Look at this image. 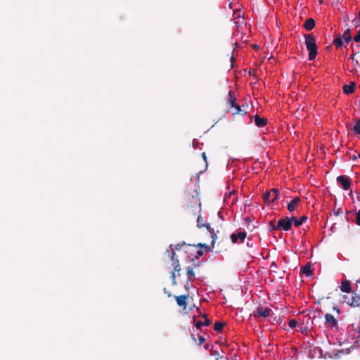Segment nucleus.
Here are the masks:
<instances>
[{"instance_id":"19","label":"nucleus","mask_w":360,"mask_h":360,"mask_svg":"<svg viewBox=\"0 0 360 360\" xmlns=\"http://www.w3.org/2000/svg\"><path fill=\"white\" fill-rule=\"evenodd\" d=\"M341 38H342V40H345V41H346L347 43H349L352 40V37H351V33H350V29H347L342 37H340Z\"/></svg>"},{"instance_id":"33","label":"nucleus","mask_w":360,"mask_h":360,"mask_svg":"<svg viewBox=\"0 0 360 360\" xmlns=\"http://www.w3.org/2000/svg\"><path fill=\"white\" fill-rule=\"evenodd\" d=\"M354 41L355 42H359L360 41V30L358 31L356 35L354 36Z\"/></svg>"},{"instance_id":"15","label":"nucleus","mask_w":360,"mask_h":360,"mask_svg":"<svg viewBox=\"0 0 360 360\" xmlns=\"http://www.w3.org/2000/svg\"><path fill=\"white\" fill-rule=\"evenodd\" d=\"M292 223L295 224L296 227L300 226L302 225L306 220L307 219V217L305 215L302 216L299 219H297L295 217H292Z\"/></svg>"},{"instance_id":"47","label":"nucleus","mask_w":360,"mask_h":360,"mask_svg":"<svg viewBox=\"0 0 360 360\" xmlns=\"http://www.w3.org/2000/svg\"><path fill=\"white\" fill-rule=\"evenodd\" d=\"M358 156H359V158H360V153L359 154V155H358Z\"/></svg>"},{"instance_id":"46","label":"nucleus","mask_w":360,"mask_h":360,"mask_svg":"<svg viewBox=\"0 0 360 360\" xmlns=\"http://www.w3.org/2000/svg\"><path fill=\"white\" fill-rule=\"evenodd\" d=\"M359 15L360 16V10H359Z\"/></svg>"},{"instance_id":"37","label":"nucleus","mask_w":360,"mask_h":360,"mask_svg":"<svg viewBox=\"0 0 360 360\" xmlns=\"http://www.w3.org/2000/svg\"><path fill=\"white\" fill-rule=\"evenodd\" d=\"M197 255L198 256H202L204 255V252L202 250H199L197 251Z\"/></svg>"},{"instance_id":"36","label":"nucleus","mask_w":360,"mask_h":360,"mask_svg":"<svg viewBox=\"0 0 360 360\" xmlns=\"http://www.w3.org/2000/svg\"><path fill=\"white\" fill-rule=\"evenodd\" d=\"M205 339L204 337L200 336L199 337V345H201L205 342Z\"/></svg>"},{"instance_id":"38","label":"nucleus","mask_w":360,"mask_h":360,"mask_svg":"<svg viewBox=\"0 0 360 360\" xmlns=\"http://www.w3.org/2000/svg\"><path fill=\"white\" fill-rule=\"evenodd\" d=\"M202 157L203 158V160L207 162V157H206V155H205V153H202Z\"/></svg>"},{"instance_id":"25","label":"nucleus","mask_w":360,"mask_h":360,"mask_svg":"<svg viewBox=\"0 0 360 360\" xmlns=\"http://www.w3.org/2000/svg\"><path fill=\"white\" fill-rule=\"evenodd\" d=\"M184 245H186L187 247H190V246H192L191 244H186L185 242H181L180 243H178L176 244L174 248L173 247V248L174 249V251L175 250H180L181 249V248Z\"/></svg>"},{"instance_id":"7","label":"nucleus","mask_w":360,"mask_h":360,"mask_svg":"<svg viewBox=\"0 0 360 360\" xmlns=\"http://www.w3.org/2000/svg\"><path fill=\"white\" fill-rule=\"evenodd\" d=\"M337 181L340 184L344 190L347 191L350 188L351 182L348 176L340 175L337 177Z\"/></svg>"},{"instance_id":"34","label":"nucleus","mask_w":360,"mask_h":360,"mask_svg":"<svg viewBox=\"0 0 360 360\" xmlns=\"http://www.w3.org/2000/svg\"><path fill=\"white\" fill-rule=\"evenodd\" d=\"M171 278L172 280V284L175 285L176 283V279H175V271L172 272Z\"/></svg>"},{"instance_id":"5","label":"nucleus","mask_w":360,"mask_h":360,"mask_svg":"<svg viewBox=\"0 0 360 360\" xmlns=\"http://www.w3.org/2000/svg\"><path fill=\"white\" fill-rule=\"evenodd\" d=\"M292 224L291 217H286L278 220L277 228H280V229L288 231L291 229Z\"/></svg>"},{"instance_id":"18","label":"nucleus","mask_w":360,"mask_h":360,"mask_svg":"<svg viewBox=\"0 0 360 360\" xmlns=\"http://www.w3.org/2000/svg\"><path fill=\"white\" fill-rule=\"evenodd\" d=\"M186 274L188 276V281H193L195 278V273L193 271V267L188 266L186 269Z\"/></svg>"},{"instance_id":"3","label":"nucleus","mask_w":360,"mask_h":360,"mask_svg":"<svg viewBox=\"0 0 360 360\" xmlns=\"http://www.w3.org/2000/svg\"><path fill=\"white\" fill-rule=\"evenodd\" d=\"M342 299L343 303H347L352 307H360V294L359 293L353 292V295L352 297L344 295Z\"/></svg>"},{"instance_id":"31","label":"nucleus","mask_w":360,"mask_h":360,"mask_svg":"<svg viewBox=\"0 0 360 360\" xmlns=\"http://www.w3.org/2000/svg\"><path fill=\"white\" fill-rule=\"evenodd\" d=\"M352 23L356 27H360V16L358 18L354 19Z\"/></svg>"},{"instance_id":"21","label":"nucleus","mask_w":360,"mask_h":360,"mask_svg":"<svg viewBox=\"0 0 360 360\" xmlns=\"http://www.w3.org/2000/svg\"><path fill=\"white\" fill-rule=\"evenodd\" d=\"M302 272L304 274L307 276H310L313 274V271L311 269V266L309 264H307L302 268Z\"/></svg>"},{"instance_id":"16","label":"nucleus","mask_w":360,"mask_h":360,"mask_svg":"<svg viewBox=\"0 0 360 360\" xmlns=\"http://www.w3.org/2000/svg\"><path fill=\"white\" fill-rule=\"evenodd\" d=\"M203 318L205 319V321L202 322L201 321H198L195 323V326L197 328L200 329L202 326H209L211 323V321L209 319H207L206 314L203 315Z\"/></svg>"},{"instance_id":"10","label":"nucleus","mask_w":360,"mask_h":360,"mask_svg":"<svg viewBox=\"0 0 360 360\" xmlns=\"http://www.w3.org/2000/svg\"><path fill=\"white\" fill-rule=\"evenodd\" d=\"M300 202V198L299 197H295L288 204V210L290 212H293L297 209V207Z\"/></svg>"},{"instance_id":"41","label":"nucleus","mask_w":360,"mask_h":360,"mask_svg":"<svg viewBox=\"0 0 360 360\" xmlns=\"http://www.w3.org/2000/svg\"><path fill=\"white\" fill-rule=\"evenodd\" d=\"M351 159H352V160H357V156H356V155H354V156H352V157L351 158Z\"/></svg>"},{"instance_id":"29","label":"nucleus","mask_w":360,"mask_h":360,"mask_svg":"<svg viewBox=\"0 0 360 360\" xmlns=\"http://www.w3.org/2000/svg\"><path fill=\"white\" fill-rule=\"evenodd\" d=\"M269 229L271 231L280 229V228H277V224H275V220H272L269 222Z\"/></svg>"},{"instance_id":"6","label":"nucleus","mask_w":360,"mask_h":360,"mask_svg":"<svg viewBox=\"0 0 360 360\" xmlns=\"http://www.w3.org/2000/svg\"><path fill=\"white\" fill-rule=\"evenodd\" d=\"M271 309L269 308H263L262 307H259L257 308L256 311L254 312V317H264L266 318L269 316Z\"/></svg>"},{"instance_id":"44","label":"nucleus","mask_w":360,"mask_h":360,"mask_svg":"<svg viewBox=\"0 0 360 360\" xmlns=\"http://www.w3.org/2000/svg\"><path fill=\"white\" fill-rule=\"evenodd\" d=\"M214 355H217L218 354L217 352L215 351L214 353Z\"/></svg>"},{"instance_id":"45","label":"nucleus","mask_w":360,"mask_h":360,"mask_svg":"<svg viewBox=\"0 0 360 360\" xmlns=\"http://www.w3.org/2000/svg\"><path fill=\"white\" fill-rule=\"evenodd\" d=\"M171 296H172L171 293H169L168 297H171Z\"/></svg>"},{"instance_id":"17","label":"nucleus","mask_w":360,"mask_h":360,"mask_svg":"<svg viewBox=\"0 0 360 360\" xmlns=\"http://www.w3.org/2000/svg\"><path fill=\"white\" fill-rule=\"evenodd\" d=\"M340 289L344 292H351V285H350L349 281L347 280L342 281Z\"/></svg>"},{"instance_id":"11","label":"nucleus","mask_w":360,"mask_h":360,"mask_svg":"<svg viewBox=\"0 0 360 360\" xmlns=\"http://www.w3.org/2000/svg\"><path fill=\"white\" fill-rule=\"evenodd\" d=\"M326 323L330 325L331 327L338 326V321L333 315L330 314H326L325 315Z\"/></svg>"},{"instance_id":"32","label":"nucleus","mask_w":360,"mask_h":360,"mask_svg":"<svg viewBox=\"0 0 360 360\" xmlns=\"http://www.w3.org/2000/svg\"><path fill=\"white\" fill-rule=\"evenodd\" d=\"M356 224L360 226V210H358L356 215Z\"/></svg>"},{"instance_id":"2","label":"nucleus","mask_w":360,"mask_h":360,"mask_svg":"<svg viewBox=\"0 0 360 360\" xmlns=\"http://www.w3.org/2000/svg\"><path fill=\"white\" fill-rule=\"evenodd\" d=\"M279 195V191L277 188H271L270 191H266L263 194V200L264 201L269 204L270 202L275 203L278 200V197Z\"/></svg>"},{"instance_id":"30","label":"nucleus","mask_w":360,"mask_h":360,"mask_svg":"<svg viewBox=\"0 0 360 360\" xmlns=\"http://www.w3.org/2000/svg\"><path fill=\"white\" fill-rule=\"evenodd\" d=\"M297 324V322L295 319H290L288 323L289 327H290L292 328L296 327Z\"/></svg>"},{"instance_id":"4","label":"nucleus","mask_w":360,"mask_h":360,"mask_svg":"<svg viewBox=\"0 0 360 360\" xmlns=\"http://www.w3.org/2000/svg\"><path fill=\"white\" fill-rule=\"evenodd\" d=\"M197 226L198 228L201 229L202 227H206L207 231L212 234V248H214V245L215 243V240L217 239V235L214 233V229L210 227V225L209 224H205L204 222V220L201 216H198L197 219Z\"/></svg>"},{"instance_id":"42","label":"nucleus","mask_w":360,"mask_h":360,"mask_svg":"<svg viewBox=\"0 0 360 360\" xmlns=\"http://www.w3.org/2000/svg\"><path fill=\"white\" fill-rule=\"evenodd\" d=\"M240 113H241V114H246V112H243V111L241 110Z\"/></svg>"},{"instance_id":"24","label":"nucleus","mask_w":360,"mask_h":360,"mask_svg":"<svg viewBox=\"0 0 360 360\" xmlns=\"http://www.w3.org/2000/svg\"><path fill=\"white\" fill-rule=\"evenodd\" d=\"M172 266L174 268V271H176L179 274L181 271V266L179 259H176V261L172 262Z\"/></svg>"},{"instance_id":"28","label":"nucleus","mask_w":360,"mask_h":360,"mask_svg":"<svg viewBox=\"0 0 360 360\" xmlns=\"http://www.w3.org/2000/svg\"><path fill=\"white\" fill-rule=\"evenodd\" d=\"M169 248L171 249V254L169 255L170 258L172 260V262L176 261V259H177L176 258V253L174 249L173 248V245H170Z\"/></svg>"},{"instance_id":"23","label":"nucleus","mask_w":360,"mask_h":360,"mask_svg":"<svg viewBox=\"0 0 360 360\" xmlns=\"http://www.w3.org/2000/svg\"><path fill=\"white\" fill-rule=\"evenodd\" d=\"M352 130L355 134L360 135V120H355V125L353 127Z\"/></svg>"},{"instance_id":"39","label":"nucleus","mask_w":360,"mask_h":360,"mask_svg":"<svg viewBox=\"0 0 360 360\" xmlns=\"http://www.w3.org/2000/svg\"><path fill=\"white\" fill-rule=\"evenodd\" d=\"M333 310L337 311V314H339L340 311L337 307H333Z\"/></svg>"},{"instance_id":"20","label":"nucleus","mask_w":360,"mask_h":360,"mask_svg":"<svg viewBox=\"0 0 360 360\" xmlns=\"http://www.w3.org/2000/svg\"><path fill=\"white\" fill-rule=\"evenodd\" d=\"M228 96L229 97V100H228V102H229V103L230 105V107L231 108H234L236 105V98L235 96L233 95L231 91H229V94H228Z\"/></svg>"},{"instance_id":"8","label":"nucleus","mask_w":360,"mask_h":360,"mask_svg":"<svg viewBox=\"0 0 360 360\" xmlns=\"http://www.w3.org/2000/svg\"><path fill=\"white\" fill-rule=\"evenodd\" d=\"M176 303L179 307L183 309H186L187 307V300L189 297L188 295H182L179 296H174Z\"/></svg>"},{"instance_id":"12","label":"nucleus","mask_w":360,"mask_h":360,"mask_svg":"<svg viewBox=\"0 0 360 360\" xmlns=\"http://www.w3.org/2000/svg\"><path fill=\"white\" fill-rule=\"evenodd\" d=\"M254 121L257 127H263L267 124L266 119L259 117L258 115L254 116Z\"/></svg>"},{"instance_id":"9","label":"nucleus","mask_w":360,"mask_h":360,"mask_svg":"<svg viewBox=\"0 0 360 360\" xmlns=\"http://www.w3.org/2000/svg\"><path fill=\"white\" fill-rule=\"evenodd\" d=\"M246 232L245 231H238L236 233H233L231 235V242L233 243H238V239L240 240L241 242H243L245 238H246Z\"/></svg>"},{"instance_id":"22","label":"nucleus","mask_w":360,"mask_h":360,"mask_svg":"<svg viewBox=\"0 0 360 360\" xmlns=\"http://www.w3.org/2000/svg\"><path fill=\"white\" fill-rule=\"evenodd\" d=\"M224 325L225 323L217 321L214 323L213 328L215 331L219 332L222 330Z\"/></svg>"},{"instance_id":"13","label":"nucleus","mask_w":360,"mask_h":360,"mask_svg":"<svg viewBox=\"0 0 360 360\" xmlns=\"http://www.w3.org/2000/svg\"><path fill=\"white\" fill-rule=\"evenodd\" d=\"M356 86V83L354 82H351L349 84L343 86V92L345 94H350L354 91V89Z\"/></svg>"},{"instance_id":"27","label":"nucleus","mask_w":360,"mask_h":360,"mask_svg":"<svg viewBox=\"0 0 360 360\" xmlns=\"http://www.w3.org/2000/svg\"><path fill=\"white\" fill-rule=\"evenodd\" d=\"M342 38H341L340 37H338L337 38H335L333 41V44L337 46V47H340L342 45Z\"/></svg>"},{"instance_id":"14","label":"nucleus","mask_w":360,"mask_h":360,"mask_svg":"<svg viewBox=\"0 0 360 360\" xmlns=\"http://www.w3.org/2000/svg\"><path fill=\"white\" fill-rule=\"evenodd\" d=\"M315 20L313 18H308L304 22L303 27L307 31H310L315 27Z\"/></svg>"},{"instance_id":"1","label":"nucleus","mask_w":360,"mask_h":360,"mask_svg":"<svg viewBox=\"0 0 360 360\" xmlns=\"http://www.w3.org/2000/svg\"><path fill=\"white\" fill-rule=\"evenodd\" d=\"M305 46L309 51V60H314L317 55V45L316 44L315 37L313 34H304Z\"/></svg>"},{"instance_id":"43","label":"nucleus","mask_w":360,"mask_h":360,"mask_svg":"<svg viewBox=\"0 0 360 360\" xmlns=\"http://www.w3.org/2000/svg\"><path fill=\"white\" fill-rule=\"evenodd\" d=\"M219 359H222V356H220L219 358L217 359V360H219Z\"/></svg>"},{"instance_id":"40","label":"nucleus","mask_w":360,"mask_h":360,"mask_svg":"<svg viewBox=\"0 0 360 360\" xmlns=\"http://www.w3.org/2000/svg\"><path fill=\"white\" fill-rule=\"evenodd\" d=\"M357 339H360V328H358V335L356 337Z\"/></svg>"},{"instance_id":"35","label":"nucleus","mask_w":360,"mask_h":360,"mask_svg":"<svg viewBox=\"0 0 360 360\" xmlns=\"http://www.w3.org/2000/svg\"><path fill=\"white\" fill-rule=\"evenodd\" d=\"M234 108H236V114H239V113H240L241 108H240V107L238 105H236ZM233 115H235V113H234Z\"/></svg>"},{"instance_id":"26","label":"nucleus","mask_w":360,"mask_h":360,"mask_svg":"<svg viewBox=\"0 0 360 360\" xmlns=\"http://www.w3.org/2000/svg\"><path fill=\"white\" fill-rule=\"evenodd\" d=\"M193 246L204 248L205 252H210L212 250V249L206 243H198L196 245H193Z\"/></svg>"}]
</instances>
